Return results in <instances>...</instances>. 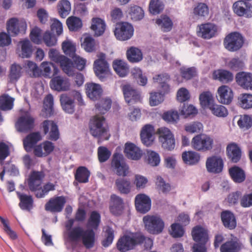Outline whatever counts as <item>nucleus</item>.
<instances>
[{
    "label": "nucleus",
    "mask_w": 252,
    "mask_h": 252,
    "mask_svg": "<svg viewBox=\"0 0 252 252\" xmlns=\"http://www.w3.org/2000/svg\"><path fill=\"white\" fill-rule=\"evenodd\" d=\"M45 174L42 171H33L30 176L28 184L31 191L35 192V196L38 198L44 197L49 191L55 190V185L48 182L41 187V181Z\"/></svg>",
    "instance_id": "nucleus-1"
},
{
    "label": "nucleus",
    "mask_w": 252,
    "mask_h": 252,
    "mask_svg": "<svg viewBox=\"0 0 252 252\" xmlns=\"http://www.w3.org/2000/svg\"><path fill=\"white\" fill-rule=\"evenodd\" d=\"M89 128L91 134L102 140H107L110 137L108 133V127L105 123V119L102 116L96 115L90 121Z\"/></svg>",
    "instance_id": "nucleus-2"
},
{
    "label": "nucleus",
    "mask_w": 252,
    "mask_h": 252,
    "mask_svg": "<svg viewBox=\"0 0 252 252\" xmlns=\"http://www.w3.org/2000/svg\"><path fill=\"white\" fill-rule=\"evenodd\" d=\"M137 233H130L121 237L117 243L118 250L121 252H126L138 246L141 237L138 236Z\"/></svg>",
    "instance_id": "nucleus-3"
},
{
    "label": "nucleus",
    "mask_w": 252,
    "mask_h": 252,
    "mask_svg": "<svg viewBox=\"0 0 252 252\" xmlns=\"http://www.w3.org/2000/svg\"><path fill=\"white\" fill-rule=\"evenodd\" d=\"M145 229L150 234H158L164 228V222L162 219L156 215H146L143 218Z\"/></svg>",
    "instance_id": "nucleus-4"
},
{
    "label": "nucleus",
    "mask_w": 252,
    "mask_h": 252,
    "mask_svg": "<svg viewBox=\"0 0 252 252\" xmlns=\"http://www.w3.org/2000/svg\"><path fill=\"white\" fill-rule=\"evenodd\" d=\"M214 140L210 136L204 134H197L191 140L192 148L197 151L205 152L213 148Z\"/></svg>",
    "instance_id": "nucleus-5"
},
{
    "label": "nucleus",
    "mask_w": 252,
    "mask_h": 252,
    "mask_svg": "<svg viewBox=\"0 0 252 252\" xmlns=\"http://www.w3.org/2000/svg\"><path fill=\"white\" fill-rule=\"evenodd\" d=\"M79 102L82 100L81 94L76 91H72L69 94H62L60 96V102L63 110L66 113L72 114L75 111L74 99Z\"/></svg>",
    "instance_id": "nucleus-6"
},
{
    "label": "nucleus",
    "mask_w": 252,
    "mask_h": 252,
    "mask_svg": "<svg viewBox=\"0 0 252 252\" xmlns=\"http://www.w3.org/2000/svg\"><path fill=\"white\" fill-rule=\"evenodd\" d=\"M35 126V119L29 113H26L20 116L15 124L16 130L19 132L28 133Z\"/></svg>",
    "instance_id": "nucleus-7"
},
{
    "label": "nucleus",
    "mask_w": 252,
    "mask_h": 252,
    "mask_svg": "<svg viewBox=\"0 0 252 252\" xmlns=\"http://www.w3.org/2000/svg\"><path fill=\"white\" fill-rule=\"evenodd\" d=\"M244 43L243 37L238 32H232L227 35L223 40V45L228 51L234 52L240 49Z\"/></svg>",
    "instance_id": "nucleus-8"
},
{
    "label": "nucleus",
    "mask_w": 252,
    "mask_h": 252,
    "mask_svg": "<svg viewBox=\"0 0 252 252\" xmlns=\"http://www.w3.org/2000/svg\"><path fill=\"white\" fill-rule=\"evenodd\" d=\"M157 132L162 147L168 151L173 150L175 147V140L170 129L165 127H161L158 129Z\"/></svg>",
    "instance_id": "nucleus-9"
},
{
    "label": "nucleus",
    "mask_w": 252,
    "mask_h": 252,
    "mask_svg": "<svg viewBox=\"0 0 252 252\" xmlns=\"http://www.w3.org/2000/svg\"><path fill=\"white\" fill-rule=\"evenodd\" d=\"M111 168L113 171L120 176L125 177L128 173V166L125 161L123 156L118 153H115L113 155Z\"/></svg>",
    "instance_id": "nucleus-10"
},
{
    "label": "nucleus",
    "mask_w": 252,
    "mask_h": 252,
    "mask_svg": "<svg viewBox=\"0 0 252 252\" xmlns=\"http://www.w3.org/2000/svg\"><path fill=\"white\" fill-rule=\"evenodd\" d=\"M133 26L127 22H121L117 24L114 31L116 37L121 41L130 39L133 36Z\"/></svg>",
    "instance_id": "nucleus-11"
},
{
    "label": "nucleus",
    "mask_w": 252,
    "mask_h": 252,
    "mask_svg": "<svg viewBox=\"0 0 252 252\" xmlns=\"http://www.w3.org/2000/svg\"><path fill=\"white\" fill-rule=\"evenodd\" d=\"M66 202V200L64 196L52 197L45 204V210L53 213L61 212Z\"/></svg>",
    "instance_id": "nucleus-12"
},
{
    "label": "nucleus",
    "mask_w": 252,
    "mask_h": 252,
    "mask_svg": "<svg viewBox=\"0 0 252 252\" xmlns=\"http://www.w3.org/2000/svg\"><path fill=\"white\" fill-rule=\"evenodd\" d=\"M234 12L238 16L246 18L252 17V4L245 0H238L233 4Z\"/></svg>",
    "instance_id": "nucleus-13"
},
{
    "label": "nucleus",
    "mask_w": 252,
    "mask_h": 252,
    "mask_svg": "<svg viewBox=\"0 0 252 252\" xmlns=\"http://www.w3.org/2000/svg\"><path fill=\"white\" fill-rule=\"evenodd\" d=\"M94 70L95 74L101 81H104L110 74L109 64L104 58H100L94 61Z\"/></svg>",
    "instance_id": "nucleus-14"
},
{
    "label": "nucleus",
    "mask_w": 252,
    "mask_h": 252,
    "mask_svg": "<svg viewBox=\"0 0 252 252\" xmlns=\"http://www.w3.org/2000/svg\"><path fill=\"white\" fill-rule=\"evenodd\" d=\"M27 28L26 23L19 21L16 18H11L6 23V29L9 33L12 36H16L20 33H24Z\"/></svg>",
    "instance_id": "nucleus-15"
},
{
    "label": "nucleus",
    "mask_w": 252,
    "mask_h": 252,
    "mask_svg": "<svg viewBox=\"0 0 252 252\" xmlns=\"http://www.w3.org/2000/svg\"><path fill=\"white\" fill-rule=\"evenodd\" d=\"M242 247L243 245L239 238L231 234V238L220 246V252H239Z\"/></svg>",
    "instance_id": "nucleus-16"
},
{
    "label": "nucleus",
    "mask_w": 252,
    "mask_h": 252,
    "mask_svg": "<svg viewBox=\"0 0 252 252\" xmlns=\"http://www.w3.org/2000/svg\"><path fill=\"white\" fill-rule=\"evenodd\" d=\"M134 202L136 210L141 214H146L151 208V199L145 194H137L135 197Z\"/></svg>",
    "instance_id": "nucleus-17"
},
{
    "label": "nucleus",
    "mask_w": 252,
    "mask_h": 252,
    "mask_svg": "<svg viewBox=\"0 0 252 252\" xmlns=\"http://www.w3.org/2000/svg\"><path fill=\"white\" fill-rule=\"evenodd\" d=\"M206 166L209 173H220L223 169V161L220 157L212 156L207 159Z\"/></svg>",
    "instance_id": "nucleus-18"
},
{
    "label": "nucleus",
    "mask_w": 252,
    "mask_h": 252,
    "mask_svg": "<svg viewBox=\"0 0 252 252\" xmlns=\"http://www.w3.org/2000/svg\"><path fill=\"white\" fill-rule=\"evenodd\" d=\"M122 90L126 101L128 105L140 101L141 96L139 92L130 85L123 86Z\"/></svg>",
    "instance_id": "nucleus-19"
},
{
    "label": "nucleus",
    "mask_w": 252,
    "mask_h": 252,
    "mask_svg": "<svg viewBox=\"0 0 252 252\" xmlns=\"http://www.w3.org/2000/svg\"><path fill=\"white\" fill-rule=\"evenodd\" d=\"M42 125L44 134L49 132V139L55 141L59 138L60 133L58 126L55 123L50 120H45Z\"/></svg>",
    "instance_id": "nucleus-20"
},
{
    "label": "nucleus",
    "mask_w": 252,
    "mask_h": 252,
    "mask_svg": "<svg viewBox=\"0 0 252 252\" xmlns=\"http://www.w3.org/2000/svg\"><path fill=\"white\" fill-rule=\"evenodd\" d=\"M197 34L204 39H210L215 36L217 32V27L214 24L207 23L198 26Z\"/></svg>",
    "instance_id": "nucleus-21"
},
{
    "label": "nucleus",
    "mask_w": 252,
    "mask_h": 252,
    "mask_svg": "<svg viewBox=\"0 0 252 252\" xmlns=\"http://www.w3.org/2000/svg\"><path fill=\"white\" fill-rule=\"evenodd\" d=\"M54 149V144L47 140L36 145L34 148L33 153L37 157H45L50 155Z\"/></svg>",
    "instance_id": "nucleus-22"
},
{
    "label": "nucleus",
    "mask_w": 252,
    "mask_h": 252,
    "mask_svg": "<svg viewBox=\"0 0 252 252\" xmlns=\"http://www.w3.org/2000/svg\"><path fill=\"white\" fill-rule=\"evenodd\" d=\"M235 79L237 84L242 88L252 91V73L240 72L237 73Z\"/></svg>",
    "instance_id": "nucleus-23"
},
{
    "label": "nucleus",
    "mask_w": 252,
    "mask_h": 252,
    "mask_svg": "<svg viewBox=\"0 0 252 252\" xmlns=\"http://www.w3.org/2000/svg\"><path fill=\"white\" fill-rule=\"evenodd\" d=\"M219 101L222 104H229L232 101L233 93L232 89L228 86L222 85L217 91Z\"/></svg>",
    "instance_id": "nucleus-24"
},
{
    "label": "nucleus",
    "mask_w": 252,
    "mask_h": 252,
    "mask_svg": "<svg viewBox=\"0 0 252 252\" xmlns=\"http://www.w3.org/2000/svg\"><path fill=\"white\" fill-rule=\"evenodd\" d=\"M109 209L115 216L121 215L124 210V202L122 198L113 194L110 196Z\"/></svg>",
    "instance_id": "nucleus-25"
},
{
    "label": "nucleus",
    "mask_w": 252,
    "mask_h": 252,
    "mask_svg": "<svg viewBox=\"0 0 252 252\" xmlns=\"http://www.w3.org/2000/svg\"><path fill=\"white\" fill-rule=\"evenodd\" d=\"M41 140V135L39 132H32L28 134L23 140L25 150L27 152L31 151Z\"/></svg>",
    "instance_id": "nucleus-26"
},
{
    "label": "nucleus",
    "mask_w": 252,
    "mask_h": 252,
    "mask_svg": "<svg viewBox=\"0 0 252 252\" xmlns=\"http://www.w3.org/2000/svg\"><path fill=\"white\" fill-rule=\"evenodd\" d=\"M154 127L151 125L147 124L142 127L140 137L142 143L146 146H150L152 144L154 141Z\"/></svg>",
    "instance_id": "nucleus-27"
},
{
    "label": "nucleus",
    "mask_w": 252,
    "mask_h": 252,
    "mask_svg": "<svg viewBox=\"0 0 252 252\" xmlns=\"http://www.w3.org/2000/svg\"><path fill=\"white\" fill-rule=\"evenodd\" d=\"M50 85L53 89L58 92L67 91L70 87L68 79L60 76L53 77Z\"/></svg>",
    "instance_id": "nucleus-28"
},
{
    "label": "nucleus",
    "mask_w": 252,
    "mask_h": 252,
    "mask_svg": "<svg viewBox=\"0 0 252 252\" xmlns=\"http://www.w3.org/2000/svg\"><path fill=\"white\" fill-rule=\"evenodd\" d=\"M42 69L41 77L51 78L56 76L59 72V68L53 63L49 62H43L40 65Z\"/></svg>",
    "instance_id": "nucleus-29"
},
{
    "label": "nucleus",
    "mask_w": 252,
    "mask_h": 252,
    "mask_svg": "<svg viewBox=\"0 0 252 252\" xmlns=\"http://www.w3.org/2000/svg\"><path fill=\"white\" fill-rule=\"evenodd\" d=\"M86 93L91 99L96 100L100 97L102 90L99 84L89 83L86 84Z\"/></svg>",
    "instance_id": "nucleus-30"
},
{
    "label": "nucleus",
    "mask_w": 252,
    "mask_h": 252,
    "mask_svg": "<svg viewBox=\"0 0 252 252\" xmlns=\"http://www.w3.org/2000/svg\"><path fill=\"white\" fill-rule=\"evenodd\" d=\"M193 239L196 243H207L209 240L207 230L200 226L194 227L191 232Z\"/></svg>",
    "instance_id": "nucleus-31"
},
{
    "label": "nucleus",
    "mask_w": 252,
    "mask_h": 252,
    "mask_svg": "<svg viewBox=\"0 0 252 252\" xmlns=\"http://www.w3.org/2000/svg\"><path fill=\"white\" fill-rule=\"evenodd\" d=\"M125 153L126 157L132 160H138L142 156V151L133 143H126Z\"/></svg>",
    "instance_id": "nucleus-32"
},
{
    "label": "nucleus",
    "mask_w": 252,
    "mask_h": 252,
    "mask_svg": "<svg viewBox=\"0 0 252 252\" xmlns=\"http://www.w3.org/2000/svg\"><path fill=\"white\" fill-rule=\"evenodd\" d=\"M226 153L228 158L233 162L239 161L241 157V150L235 143L228 144L226 147Z\"/></svg>",
    "instance_id": "nucleus-33"
},
{
    "label": "nucleus",
    "mask_w": 252,
    "mask_h": 252,
    "mask_svg": "<svg viewBox=\"0 0 252 252\" xmlns=\"http://www.w3.org/2000/svg\"><path fill=\"white\" fill-rule=\"evenodd\" d=\"M213 78L222 83H228L233 79V75L229 71L224 69L215 70L213 73Z\"/></svg>",
    "instance_id": "nucleus-34"
},
{
    "label": "nucleus",
    "mask_w": 252,
    "mask_h": 252,
    "mask_svg": "<svg viewBox=\"0 0 252 252\" xmlns=\"http://www.w3.org/2000/svg\"><path fill=\"white\" fill-rule=\"evenodd\" d=\"M221 219L225 227L230 230L236 226V220L234 214L229 211H223L221 214Z\"/></svg>",
    "instance_id": "nucleus-35"
},
{
    "label": "nucleus",
    "mask_w": 252,
    "mask_h": 252,
    "mask_svg": "<svg viewBox=\"0 0 252 252\" xmlns=\"http://www.w3.org/2000/svg\"><path fill=\"white\" fill-rule=\"evenodd\" d=\"M105 23L99 18H93L92 20L91 30L94 32V35L99 36L103 34L105 30Z\"/></svg>",
    "instance_id": "nucleus-36"
},
{
    "label": "nucleus",
    "mask_w": 252,
    "mask_h": 252,
    "mask_svg": "<svg viewBox=\"0 0 252 252\" xmlns=\"http://www.w3.org/2000/svg\"><path fill=\"white\" fill-rule=\"evenodd\" d=\"M54 99L51 94H48L45 97L42 109L43 116L45 118L51 117L54 114Z\"/></svg>",
    "instance_id": "nucleus-37"
},
{
    "label": "nucleus",
    "mask_w": 252,
    "mask_h": 252,
    "mask_svg": "<svg viewBox=\"0 0 252 252\" xmlns=\"http://www.w3.org/2000/svg\"><path fill=\"white\" fill-rule=\"evenodd\" d=\"M82 243L87 249H91L94 246V230L88 228L85 230L82 237Z\"/></svg>",
    "instance_id": "nucleus-38"
},
{
    "label": "nucleus",
    "mask_w": 252,
    "mask_h": 252,
    "mask_svg": "<svg viewBox=\"0 0 252 252\" xmlns=\"http://www.w3.org/2000/svg\"><path fill=\"white\" fill-rule=\"evenodd\" d=\"M156 23L160 27L163 32L170 31L173 27V23L172 20L166 15H161L156 20Z\"/></svg>",
    "instance_id": "nucleus-39"
},
{
    "label": "nucleus",
    "mask_w": 252,
    "mask_h": 252,
    "mask_svg": "<svg viewBox=\"0 0 252 252\" xmlns=\"http://www.w3.org/2000/svg\"><path fill=\"white\" fill-rule=\"evenodd\" d=\"M229 175L235 183H240L244 182L246 179L244 171L240 167L234 166L229 169Z\"/></svg>",
    "instance_id": "nucleus-40"
},
{
    "label": "nucleus",
    "mask_w": 252,
    "mask_h": 252,
    "mask_svg": "<svg viewBox=\"0 0 252 252\" xmlns=\"http://www.w3.org/2000/svg\"><path fill=\"white\" fill-rule=\"evenodd\" d=\"M23 73L22 67L18 64L14 63L10 67L8 75L10 83L16 82L21 77Z\"/></svg>",
    "instance_id": "nucleus-41"
},
{
    "label": "nucleus",
    "mask_w": 252,
    "mask_h": 252,
    "mask_svg": "<svg viewBox=\"0 0 252 252\" xmlns=\"http://www.w3.org/2000/svg\"><path fill=\"white\" fill-rule=\"evenodd\" d=\"M182 159L184 162L189 165L197 164L200 160V155L193 151H185L182 154Z\"/></svg>",
    "instance_id": "nucleus-42"
},
{
    "label": "nucleus",
    "mask_w": 252,
    "mask_h": 252,
    "mask_svg": "<svg viewBox=\"0 0 252 252\" xmlns=\"http://www.w3.org/2000/svg\"><path fill=\"white\" fill-rule=\"evenodd\" d=\"M126 57L131 63H138L143 59V54L141 51L138 48L131 47L126 51Z\"/></svg>",
    "instance_id": "nucleus-43"
},
{
    "label": "nucleus",
    "mask_w": 252,
    "mask_h": 252,
    "mask_svg": "<svg viewBox=\"0 0 252 252\" xmlns=\"http://www.w3.org/2000/svg\"><path fill=\"white\" fill-rule=\"evenodd\" d=\"M101 222V216L97 211H93L91 213L87 222V227L94 230H97Z\"/></svg>",
    "instance_id": "nucleus-44"
},
{
    "label": "nucleus",
    "mask_w": 252,
    "mask_h": 252,
    "mask_svg": "<svg viewBox=\"0 0 252 252\" xmlns=\"http://www.w3.org/2000/svg\"><path fill=\"white\" fill-rule=\"evenodd\" d=\"M15 99L8 94H4L0 96V110L9 111L11 110L14 106Z\"/></svg>",
    "instance_id": "nucleus-45"
},
{
    "label": "nucleus",
    "mask_w": 252,
    "mask_h": 252,
    "mask_svg": "<svg viewBox=\"0 0 252 252\" xmlns=\"http://www.w3.org/2000/svg\"><path fill=\"white\" fill-rule=\"evenodd\" d=\"M57 63H60L61 68L64 73L68 76L73 75L74 64L70 59L63 55Z\"/></svg>",
    "instance_id": "nucleus-46"
},
{
    "label": "nucleus",
    "mask_w": 252,
    "mask_h": 252,
    "mask_svg": "<svg viewBox=\"0 0 252 252\" xmlns=\"http://www.w3.org/2000/svg\"><path fill=\"white\" fill-rule=\"evenodd\" d=\"M25 67L32 77L38 78L41 77V74L42 73V69L34 62L27 61L25 63Z\"/></svg>",
    "instance_id": "nucleus-47"
},
{
    "label": "nucleus",
    "mask_w": 252,
    "mask_h": 252,
    "mask_svg": "<svg viewBox=\"0 0 252 252\" xmlns=\"http://www.w3.org/2000/svg\"><path fill=\"white\" fill-rule=\"evenodd\" d=\"M113 67L120 77L126 76L128 72L127 63L122 60H116L113 62Z\"/></svg>",
    "instance_id": "nucleus-48"
},
{
    "label": "nucleus",
    "mask_w": 252,
    "mask_h": 252,
    "mask_svg": "<svg viewBox=\"0 0 252 252\" xmlns=\"http://www.w3.org/2000/svg\"><path fill=\"white\" fill-rule=\"evenodd\" d=\"M90 172L85 166L79 167L75 174V179L79 183H86L89 181Z\"/></svg>",
    "instance_id": "nucleus-49"
},
{
    "label": "nucleus",
    "mask_w": 252,
    "mask_h": 252,
    "mask_svg": "<svg viewBox=\"0 0 252 252\" xmlns=\"http://www.w3.org/2000/svg\"><path fill=\"white\" fill-rule=\"evenodd\" d=\"M118 190L123 194L128 193L131 189V184L129 180L124 178L117 179L115 181Z\"/></svg>",
    "instance_id": "nucleus-50"
},
{
    "label": "nucleus",
    "mask_w": 252,
    "mask_h": 252,
    "mask_svg": "<svg viewBox=\"0 0 252 252\" xmlns=\"http://www.w3.org/2000/svg\"><path fill=\"white\" fill-rule=\"evenodd\" d=\"M62 48L64 53L69 57L72 58L76 55V44L72 41L64 40L62 44Z\"/></svg>",
    "instance_id": "nucleus-51"
},
{
    "label": "nucleus",
    "mask_w": 252,
    "mask_h": 252,
    "mask_svg": "<svg viewBox=\"0 0 252 252\" xmlns=\"http://www.w3.org/2000/svg\"><path fill=\"white\" fill-rule=\"evenodd\" d=\"M57 7L61 17L65 18L70 12L71 4L67 0H62L59 1Z\"/></svg>",
    "instance_id": "nucleus-52"
},
{
    "label": "nucleus",
    "mask_w": 252,
    "mask_h": 252,
    "mask_svg": "<svg viewBox=\"0 0 252 252\" xmlns=\"http://www.w3.org/2000/svg\"><path fill=\"white\" fill-rule=\"evenodd\" d=\"M19 197L20 200L19 206L22 210L30 211L33 204V199L31 195H27L24 194H19Z\"/></svg>",
    "instance_id": "nucleus-53"
},
{
    "label": "nucleus",
    "mask_w": 252,
    "mask_h": 252,
    "mask_svg": "<svg viewBox=\"0 0 252 252\" xmlns=\"http://www.w3.org/2000/svg\"><path fill=\"white\" fill-rule=\"evenodd\" d=\"M66 23L70 31H77L82 26L81 20L75 16L68 17L66 20Z\"/></svg>",
    "instance_id": "nucleus-54"
},
{
    "label": "nucleus",
    "mask_w": 252,
    "mask_h": 252,
    "mask_svg": "<svg viewBox=\"0 0 252 252\" xmlns=\"http://www.w3.org/2000/svg\"><path fill=\"white\" fill-rule=\"evenodd\" d=\"M240 106L245 109L252 108V94L248 93L242 94L238 98Z\"/></svg>",
    "instance_id": "nucleus-55"
},
{
    "label": "nucleus",
    "mask_w": 252,
    "mask_h": 252,
    "mask_svg": "<svg viewBox=\"0 0 252 252\" xmlns=\"http://www.w3.org/2000/svg\"><path fill=\"white\" fill-rule=\"evenodd\" d=\"M128 14L133 21L141 20L144 15V11L141 7L137 5L131 6L129 9Z\"/></svg>",
    "instance_id": "nucleus-56"
},
{
    "label": "nucleus",
    "mask_w": 252,
    "mask_h": 252,
    "mask_svg": "<svg viewBox=\"0 0 252 252\" xmlns=\"http://www.w3.org/2000/svg\"><path fill=\"white\" fill-rule=\"evenodd\" d=\"M164 8V4L160 0H151L149 9L152 14H158L163 10Z\"/></svg>",
    "instance_id": "nucleus-57"
},
{
    "label": "nucleus",
    "mask_w": 252,
    "mask_h": 252,
    "mask_svg": "<svg viewBox=\"0 0 252 252\" xmlns=\"http://www.w3.org/2000/svg\"><path fill=\"white\" fill-rule=\"evenodd\" d=\"M147 163L152 166H157L160 162V157L158 153L151 150H147L145 158Z\"/></svg>",
    "instance_id": "nucleus-58"
},
{
    "label": "nucleus",
    "mask_w": 252,
    "mask_h": 252,
    "mask_svg": "<svg viewBox=\"0 0 252 252\" xmlns=\"http://www.w3.org/2000/svg\"><path fill=\"white\" fill-rule=\"evenodd\" d=\"M213 115L219 117H225L228 115L227 109L223 105L213 104L209 108Z\"/></svg>",
    "instance_id": "nucleus-59"
},
{
    "label": "nucleus",
    "mask_w": 252,
    "mask_h": 252,
    "mask_svg": "<svg viewBox=\"0 0 252 252\" xmlns=\"http://www.w3.org/2000/svg\"><path fill=\"white\" fill-rule=\"evenodd\" d=\"M111 103L110 98L102 99L95 104V107L98 113L104 114L110 109Z\"/></svg>",
    "instance_id": "nucleus-60"
},
{
    "label": "nucleus",
    "mask_w": 252,
    "mask_h": 252,
    "mask_svg": "<svg viewBox=\"0 0 252 252\" xmlns=\"http://www.w3.org/2000/svg\"><path fill=\"white\" fill-rule=\"evenodd\" d=\"M199 100L202 107L209 108L213 104V96L210 92H204L200 94Z\"/></svg>",
    "instance_id": "nucleus-61"
},
{
    "label": "nucleus",
    "mask_w": 252,
    "mask_h": 252,
    "mask_svg": "<svg viewBox=\"0 0 252 252\" xmlns=\"http://www.w3.org/2000/svg\"><path fill=\"white\" fill-rule=\"evenodd\" d=\"M21 46L22 57L30 58L32 54V45L29 40H24L19 43Z\"/></svg>",
    "instance_id": "nucleus-62"
},
{
    "label": "nucleus",
    "mask_w": 252,
    "mask_h": 252,
    "mask_svg": "<svg viewBox=\"0 0 252 252\" xmlns=\"http://www.w3.org/2000/svg\"><path fill=\"white\" fill-rule=\"evenodd\" d=\"M82 48L87 52H93L95 50V40L91 36L84 37L83 42L81 43Z\"/></svg>",
    "instance_id": "nucleus-63"
},
{
    "label": "nucleus",
    "mask_w": 252,
    "mask_h": 252,
    "mask_svg": "<svg viewBox=\"0 0 252 252\" xmlns=\"http://www.w3.org/2000/svg\"><path fill=\"white\" fill-rule=\"evenodd\" d=\"M209 13V7L204 3H198L193 9L194 14L198 17H205L208 15Z\"/></svg>",
    "instance_id": "nucleus-64"
}]
</instances>
